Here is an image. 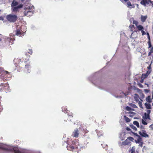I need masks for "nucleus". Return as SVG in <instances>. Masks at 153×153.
I'll use <instances>...</instances> for the list:
<instances>
[{
  "label": "nucleus",
  "instance_id": "f257e3e1",
  "mask_svg": "<svg viewBox=\"0 0 153 153\" xmlns=\"http://www.w3.org/2000/svg\"><path fill=\"white\" fill-rule=\"evenodd\" d=\"M79 143L77 140H74L72 141L67 146V148L68 150L72 152H76L78 149Z\"/></svg>",
  "mask_w": 153,
  "mask_h": 153
},
{
  "label": "nucleus",
  "instance_id": "f03ea898",
  "mask_svg": "<svg viewBox=\"0 0 153 153\" xmlns=\"http://www.w3.org/2000/svg\"><path fill=\"white\" fill-rule=\"evenodd\" d=\"M2 81H4V79L1 78H0V82H1L0 85V92H6L7 93L10 91V90L8 83L7 82L2 83Z\"/></svg>",
  "mask_w": 153,
  "mask_h": 153
},
{
  "label": "nucleus",
  "instance_id": "7ed1b4c3",
  "mask_svg": "<svg viewBox=\"0 0 153 153\" xmlns=\"http://www.w3.org/2000/svg\"><path fill=\"white\" fill-rule=\"evenodd\" d=\"M6 19L9 22L14 23L17 21L18 17L16 14H10L6 16Z\"/></svg>",
  "mask_w": 153,
  "mask_h": 153
},
{
  "label": "nucleus",
  "instance_id": "20e7f679",
  "mask_svg": "<svg viewBox=\"0 0 153 153\" xmlns=\"http://www.w3.org/2000/svg\"><path fill=\"white\" fill-rule=\"evenodd\" d=\"M134 138L131 137H128L123 142L122 144L124 146L128 145L131 143V142H133Z\"/></svg>",
  "mask_w": 153,
  "mask_h": 153
},
{
  "label": "nucleus",
  "instance_id": "39448f33",
  "mask_svg": "<svg viewBox=\"0 0 153 153\" xmlns=\"http://www.w3.org/2000/svg\"><path fill=\"white\" fill-rule=\"evenodd\" d=\"M23 7V5L21 4L17 6L12 7L11 10L13 12L16 13L17 12H19V9L22 8Z\"/></svg>",
  "mask_w": 153,
  "mask_h": 153
},
{
  "label": "nucleus",
  "instance_id": "423d86ee",
  "mask_svg": "<svg viewBox=\"0 0 153 153\" xmlns=\"http://www.w3.org/2000/svg\"><path fill=\"white\" fill-rule=\"evenodd\" d=\"M151 111L150 110H147L146 111L147 113H144V118L146 119L150 120L149 114L151 113Z\"/></svg>",
  "mask_w": 153,
  "mask_h": 153
},
{
  "label": "nucleus",
  "instance_id": "0eeeda50",
  "mask_svg": "<svg viewBox=\"0 0 153 153\" xmlns=\"http://www.w3.org/2000/svg\"><path fill=\"white\" fill-rule=\"evenodd\" d=\"M139 134L142 137H149V135L146 133V131L145 130H142V131H139Z\"/></svg>",
  "mask_w": 153,
  "mask_h": 153
},
{
  "label": "nucleus",
  "instance_id": "6e6552de",
  "mask_svg": "<svg viewBox=\"0 0 153 153\" xmlns=\"http://www.w3.org/2000/svg\"><path fill=\"white\" fill-rule=\"evenodd\" d=\"M34 7L33 6H28L27 7H25L24 8L25 11H34Z\"/></svg>",
  "mask_w": 153,
  "mask_h": 153
},
{
  "label": "nucleus",
  "instance_id": "1a4fd4ad",
  "mask_svg": "<svg viewBox=\"0 0 153 153\" xmlns=\"http://www.w3.org/2000/svg\"><path fill=\"white\" fill-rule=\"evenodd\" d=\"M25 11L24 12V16H31L34 13V11Z\"/></svg>",
  "mask_w": 153,
  "mask_h": 153
},
{
  "label": "nucleus",
  "instance_id": "9d476101",
  "mask_svg": "<svg viewBox=\"0 0 153 153\" xmlns=\"http://www.w3.org/2000/svg\"><path fill=\"white\" fill-rule=\"evenodd\" d=\"M79 134V131L77 129L75 130L73 132L72 136L74 137H78Z\"/></svg>",
  "mask_w": 153,
  "mask_h": 153
},
{
  "label": "nucleus",
  "instance_id": "9b49d317",
  "mask_svg": "<svg viewBox=\"0 0 153 153\" xmlns=\"http://www.w3.org/2000/svg\"><path fill=\"white\" fill-rule=\"evenodd\" d=\"M29 51H28L27 53V52L25 55L26 56H27V58L26 59V61H25L26 62L27 61H28L29 60V58L30 56V55H28L27 54V53H28L30 55L32 54L33 53V51H32V50L31 49H29Z\"/></svg>",
  "mask_w": 153,
  "mask_h": 153
},
{
  "label": "nucleus",
  "instance_id": "f8f14e48",
  "mask_svg": "<svg viewBox=\"0 0 153 153\" xmlns=\"http://www.w3.org/2000/svg\"><path fill=\"white\" fill-rule=\"evenodd\" d=\"M127 7H129L130 8H135V6H134V4H132L131 2L129 1H128L127 2Z\"/></svg>",
  "mask_w": 153,
  "mask_h": 153
},
{
  "label": "nucleus",
  "instance_id": "ddd939ff",
  "mask_svg": "<svg viewBox=\"0 0 153 153\" xmlns=\"http://www.w3.org/2000/svg\"><path fill=\"white\" fill-rule=\"evenodd\" d=\"M18 4V2L16 1V0H13V2L11 4V6L12 7H14L17 6Z\"/></svg>",
  "mask_w": 153,
  "mask_h": 153
},
{
  "label": "nucleus",
  "instance_id": "4468645a",
  "mask_svg": "<svg viewBox=\"0 0 153 153\" xmlns=\"http://www.w3.org/2000/svg\"><path fill=\"white\" fill-rule=\"evenodd\" d=\"M135 142L136 143H138L143 142V141L142 140V138L140 136L138 137L137 140H135Z\"/></svg>",
  "mask_w": 153,
  "mask_h": 153
},
{
  "label": "nucleus",
  "instance_id": "2eb2a0df",
  "mask_svg": "<svg viewBox=\"0 0 153 153\" xmlns=\"http://www.w3.org/2000/svg\"><path fill=\"white\" fill-rule=\"evenodd\" d=\"M134 100H135L136 101V102H138V101H140L139 100V99H140V100L142 101L143 100L142 99H140L139 98V95L137 94H135V96L134 97Z\"/></svg>",
  "mask_w": 153,
  "mask_h": 153
},
{
  "label": "nucleus",
  "instance_id": "dca6fc26",
  "mask_svg": "<svg viewBox=\"0 0 153 153\" xmlns=\"http://www.w3.org/2000/svg\"><path fill=\"white\" fill-rule=\"evenodd\" d=\"M16 35L17 36L19 35H23L24 33L22 32V31L19 29H17L16 31Z\"/></svg>",
  "mask_w": 153,
  "mask_h": 153
},
{
  "label": "nucleus",
  "instance_id": "f3484780",
  "mask_svg": "<svg viewBox=\"0 0 153 153\" xmlns=\"http://www.w3.org/2000/svg\"><path fill=\"white\" fill-rule=\"evenodd\" d=\"M147 16H143V15H141V21L142 22H144L146 21V19H147Z\"/></svg>",
  "mask_w": 153,
  "mask_h": 153
},
{
  "label": "nucleus",
  "instance_id": "a211bd4d",
  "mask_svg": "<svg viewBox=\"0 0 153 153\" xmlns=\"http://www.w3.org/2000/svg\"><path fill=\"white\" fill-rule=\"evenodd\" d=\"M129 28L130 29L131 31L132 32V34L133 32H135V31H134V30L135 29V27L134 25H130L129 26Z\"/></svg>",
  "mask_w": 153,
  "mask_h": 153
},
{
  "label": "nucleus",
  "instance_id": "6ab92c4d",
  "mask_svg": "<svg viewBox=\"0 0 153 153\" xmlns=\"http://www.w3.org/2000/svg\"><path fill=\"white\" fill-rule=\"evenodd\" d=\"M144 105L147 109H149L152 108L151 105L149 103H145Z\"/></svg>",
  "mask_w": 153,
  "mask_h": 153
},
{
  "label": "nucleus",
  "instance_id": "aec40b11",
  "mask_svg": "<svg viewBox=\"0 0 153 153\" xmlns=\"http://www.w3.org/2000/svg\"><path fill=\"white\" fill-rule=\"evenodd\" d=\"M66 112L68 113V117H69V120L71 121V120L70 119L72 118L73 116V113L71 112H70L69 111V112H67V111H66Z\"/></svg>",
  "mask_w": 153,
  "mask_h": 153
},
{
  "label": "nucleus",
  "instance_id": "412c9836",
  "mask_svg": "<svg viewBox=\"0 0 153 153\" xmlns=\"http://www.w3.org/2000/svg\"><path fill=\"white\" fill-rule=\"evenodd\" d=\"M136 27L139 31H141L142 30H144V27L141 25H137Z\"/></svg>",
  "mask_w": 153,
  "mask_h": 153
},
{
  "label": "nucleus",
  "instance_id": "4be33fe9",
  "mask_svg": "<svg viewBox=\"0 0 153 153\" xmlns=\"http://www.w3.org/2000/svg\"><path fill=\"white\" fill-rule=\"evenodd\" d=\"M146 100L147 102L149 103H150L152 102V100L151 99V97L150 96H149L146 98Z\"/></svg>",
  "mask_w": 153,
  "mask_h": 153
},
{
  "label": "nucleus",
  "instance_id": "5701e85b",
  "mask_svg": "<svg viewBox=\"0 0 153 153\" xmlns=\"http://www.w3.org/2000/svg\"><path fill=\"white\" fill-rule=\"evenodd\" d=\"M13 150L15 153H22L17 148H14L13 149Z\"/></svg>",
  "mask_w": 153,
  "mask_h": 153
},
{
  "label": "nucleus",
  "instance_id": "b1692460",
  "mask_svg": "<svg viewBox=\"0 0 153 153\" xmlns=\"http://www.w3.org/2000/svg\"><path fill=\"white\" fill-rule=\"evenodd\" d=\"M145 1V3H146V4H149L150 3H151V4H152V5H153V1H152L151 0H146Z\"/></svg>",
  "mask_w": 153,
  "mask_h": 153
},
{
  "label": "nucleus",
  "instance_id": "393cba45",
  "mask_svg": "<svg viewBox=\"0 0 153 153\" xmlns=\"http://www.w3.org/2000/svg\"><path fill=\"white\" fill-rule=\"evenodd\" d=\"M149 51L148 53V56H150L151 55V54L153 53V47L152 48L149 49Z\"/></svg>",
  "mask_w": 153,
  "mask_h": 153
},
{
  "label": "nucleus",
  "instance_id": "a878e982",
  "mask_svg": "<svg viewBox=\"0 0 153 153\" xmlns=\"http://www.w3.org/2000/svg\"><path fill=\"white\" fill-rule=\"evenodd\" d=\"M0 149H1L5 150H9V149L8 148L4 147L1 144H0Z\"/></svg>",
  "mask_w": 153,
  "mask_h": 153
},
{
  "label": "nucleus",
  "instance_id": "bb28decb",
  "mask_svg": "<svg viewBox=\"0 0 153 153\" xmlns=\"http://www.w3.org/2000/svg\"><path fill=\"white\" fill-rule=\"evenodd\" d=\"M130 153H134L135 152V147L133 146L132 147L131 149L129 151Z\"/></svg>",
  "mask_w": 153,
  "mask_h": 153
},
{
  "label": "nucleus",
  "instance_id": "cd10ccee",
  "mask_svg": "<svg viewBox=\"0 0 153 153\" xmlns=\"http://www.w3.org/2000/svg\"><path fill=\"white\" fill-rule=\"evenodd\" d=\"M134 125H135L138 128H139L140 127L139 123L136 121H135L133 122V123Z\"/></svg>",
  "mask_w": 153,
  "mask_h": 153
},
{
  "label": "nucleus",
  "instance_id": "c85d7f7f",
  "mask_svg": "<svg viewBox=\"0 0 153 153\" xmlns=\"http://www.w3.org/2000/svg\"><path fill=\"white\" fill-rule=\"evenodd\" d=\"M124 118L126 122H129L130 121V120L126 116H124Z\"/></svg>",
  "mask_w": 153,
  "mask_h": 153
},
{
  "label": "nucleus",
  "instance_id": "c756f323",
  "mask_svg": "<svg viewBox=\"0 0 153 153\" xmlns=\"http://www.w3.org/2000/svg\"><path fill=\"white\" fill-rule=\"evenodd\" d=\"M30 67V65L29 64H27V65H25V68L26 69H27V71L28 72H30V70L28 68H29Z\"/></svg>",
  "mask_w": 153,
  "mask_h": 153
},
{
  "label": "nucleus",
  "instance_id": "7c9ffc66",
  "mask_svg": "<svg viewBox=\"0 0 153 153\" xmlns=\"http://www.w3.org/2000/svg\"><path fill=\"white\" fill-rule=\"evenodd\" d=\"M3 38V36L1 34H0V46L2 44V39Z\"/></svg>",
  "mask_w": 153,
  "mask_h": 153
},
{
  "label": "nucleus",
  "instance_id": "2f4dec72",
  "mask_svg": "<svg viewBox=\"0 0 153 153\" xmlns=\"http://www.w3.org/2000/svg\"><path fill=\"white\" fill-rule=\"evenodd\" d=\"M131 128L135 131H137V128L133 125H131L130 126Z\"/></svg>",
  "mask_w": 153,
  "mask_h": 153
},
{
  "label": "nucleus",
  "instance_id": "473e14b6",
  "mask_svg": "<svg viewBox=\"0 0 153 153\" xmlns=\"http://www.w3.org/2000/svg\"><path fill=\"white\" fill-rule=\"evenodd\" d=\"M146 0H142V1L140 2V4L143 5L144 6H146V3L145 1Z\"/></svg>",
  "mask_w": 153,
  "mask_h": 153
},
{
  "label": "nucleus",
  "instance_id": "72a5a7b5",
  "mask_svg": "<svg viewBox=\"0 0 153 153\" xmlns=\"http://www.w3.org/2000/svg\"><path fill=\"white\" fill-rule=\"evenodd\" d=\"M126 109L127 111H130L133 110L129 106H127L126 107Z\"/></svg>",
  "mask_w": 153,
  "mask_h": 153
},
{
  "label": "nucleus",
  "instance_id": "f704fd0d",
  "mask_svg": "<svg viewBox=\"0 0 153 153\" xmlns=\"http://www.w3.org/2000/svg\"><path fill=\"white\" fill-rule=\"evenodd\" d=\"M138 103V104L139 105V106L141 108H143V106L142 105V103L140 101H139L138 102H137Z\"/></svg>",
  "mask_w": 153,
  "mask_h": 153
},
{
  "label": "nucleus",
  "instance_id": "c9c22d12",
  "mask_svg": "<svg viewBox=\"0 0 153 153\" xmlns=\"http://www.w3.org/2000/svg\"><path fill=\"white\" fill-rule=\"evenodd\" d=\"M148 44L149 45V48H151L152 47V45L151 44V40H149L148 41Z\"/></svg>",
  "mask_w": 153,
  "mask_h": 153
},
{
  "label": "nucleus",
  "instance_id": "e433bc0d",
  "mask_svg": "<svg viewBox=\"0 0 153 153\" xmlns=\"http://www.w3.org/2000/svg\"><path fill=\"white\" fill-rule=\"evenodd\" d=\"M133 24H135L136 26L137 27V26L138 22L136 20H134L133 21Z\"/></svg>",
  "mask_w": 153,
  "mask_h": 153
},
{
  "label": "nucleus",
  "instance_id": "4c0bfd02",
  "mask_svg": "<svg viewBox=\"0 0 153 153\" xmlns=\"http://www.w3.org/2000/svg\"><path fill=\"white\" fill-rule=\"evenodd\" d=\"M142 123L144 125H147V123H146V121H145L143 119H142Z\"/></svg>",
  "mask_w": 153,
  "mask_h": 153
},
{
  "label": "nucleus",
  "instance_id": "58836bf2",
  "mask_svg": "<svg viewBox=\"0 0 153 153\" xmlns=\"http://www.w3.org/2000/svg\"><path fill=\"white\" fill-rule=\"evenodd\" d=\"M153 62V60L151 61L150 64L147 67L148 69L149 70L151 69V65L152 63Z\"/></svg>",
  "mask_w": 153,
  "mask_h": 153
},
{
  "label": "nucleus",
  "instance_id": "ea45409f",
  "mask_svg": "<svg viewBox=\"0 0 153 153\" xmlns=\"http://www.w3.org/2000/svg\"><path fill=\"white\" fill-rule=\"evenodd\" d=\"M128 92H127V93L126 92V94L127 95H128L129 93L131 92V90H130V88H128Z\"/></svg>",
  "mask_w": 153,
  "mask_h": 153
},
{
  "label": "nucleus",
  "instance_id": "a19ab883",
  "mask_svg": "<svg viewBox=\"0 0 153 153\" xmlns=\"http://www.w3.org/2000/svg\"><path fill=\"white\" fill-rule=\"evenodd\" d=\"M67 108L66 107H62V111L63 112H65L67 111Z\"/></svg>",
  "mask_w": 153,
  "mask_h": 153
},
{
  "label": "nucleus",
  "instance_id": "79ce46f5",
  "mask_svg": "<svg viewBox=\"0 0 153 153\" xmlns=\"http://www.w3.org/2000/svg\"><path fill=\"white\" fill-rule=\"evenodd\" d=\"M141 31V32L142 33V35L143 36L144 35H145L146 34V33L143 30H141V31Z\"/></svg>",
  "mask_w": 153,
  "mask_h": 153
},
{
  "label": "nucleus",
  "instance_id": "37998d69",
  "mask_svg": "<svg viewBox=\"0 0 153 153\" xmlns=\"http://www.w3.org/2000/svg\"><path fill=\"white\" fill-rule=\"evenodd\" d=\"M143 78H147L148 77V75L147 74H143Z\"/></svg>",
  "mask_w": 153,
  "mask_h": 153
},
{
  "label": "nucleus",
  "instance_id": "c03bdc74",
  "mask_svg": "<svg viewBox=\"0 0 153 153\" xmlns=\"http://www.w3.org/2000/svg\"><path fill=\"white\" fill-rule=\"evenodd\" d=\"M3 73L4 74H9V73L7 71H3Z\"/></svg>",
  "mask_w": 153,
  "mask_h": 153
},
{
  "label": "nucleus",
  "instance_id": "a18cd8bd",
  "mask_svg": "<svg viewBox=\"0 0 153 153\" xmlns=\"http://www.w3.org/2000/svg\"><path fill=\"white\" fill-rule=\"evenodd\" d=\"M151 71V70H148L147 71L146 74H147L148 75L150 73Z\"/></svg>",
  "mask_w": 153,
  "mask_h": 153
},
{
  "label": "nucleus",
  "instance_id": "49530a36",
  "mask_svg": "<svg viewBox=\"0 0 153 153\" xmlns=\"http://www.w3.org/2000/svg\"><path fill=\"white\" fill-rule=\"evenodd\" d=\"M147 38L149 39V40H150V37L149 33H147Z\"/></svg>",
  "mask_w": 153,
  "mask_h": 153
},
{
  "label": "nucleus",
  "instance_id": "de8ad7c7",
  "mask_svg": "<svg viewBox=\"0 0 153 153\" xmlns=\"http://www.w3.org/2000/svg\"><path fill=\"white\" fill-rule=\"evenodd\" d=\"M132 132L133 133V134H134V135L137 137H138L140 136L137 133H134V132Z\"/></svg>",
  "mask_w": 153,
  "mask_h": 153
},
{
  "label": "nucleus",
  "instance_id": "09e8293b",
  "mask_svg": "<svg viewBox=\"0 0 153 153\" xmlns=\"http://www.w3.org/2000/svg\"><path fill=\"white\" fill-rule=\"evenodd\" d=\"M3 109L2 106L1 105V102H0V112H1Z\"/></svg>",
  "mask_w": 153,
  "mask_h": 153
},
{
  "label": "nucleus",
  "instance_id": "8fccbe9b",
  "mask_svg": "<svg viewBox=\"0 0 153 153\" xmlns=\"http://www.w3.org/2000/svg\"><path fill=\"white\" fill-rule=\"evenodd\" d=\"M140 144H139V146H140L141 147H142L143 146V142H141L140 143Z\"/></svg>",
  "mask_w": 153,
  "mask_h": 153
},
{
  "label": "nucleus",
  "instance_id": "3c124183",
  "mask_svg": "<svg viewBox=\"0 0 153 153\" xmlns=\"http://www.w3.org/2000/svg\"><path fill=\"white\" fill-rule=\"evenodd\" d=\"M128 114H135V113L132 111H129L128 112Z\"/></svg>",
  "mask_w": 153,
  "mask_h": 153
},
{
  "label": "nucleus",
  "instance_id": "603ef678",
  "mask_svg": "<svg viewBox=\"0 0 153 153\" xmlns=\"http://www.w3.org/2000/svg\"><path fill=\"white\" fill-rule=\"evenodd\" d=\"M149 127L151 128L152 130H153V124L150 125L149 126Z\"/></svg>",
  "mask_w": 153,
  "mask_h": 153
},
{
  "label": "nucleus",
  "instance_id": "864d4df0",
  "mask_svg": "<svg viewBox=\"0 0 153 153\" xmlns=\"http://www.w3.org/2000/svg\"><path fill=\"white\" fill-rule=\"evenodd\" d=\"M126 129L128 131H129L131 130L128 127L126 128Z\"/></svg>",
  "mask_w": 153,
  "mask_h": 153
},
{
  "label": "nucleus",
  "instance_id": "5fc2aeb1",
  "mask_svg": "<svg viewBox=\"0 0 153 153\" xmlns=\"http://www.w3.org/2000/svg\"><path fill=\"white\" fill-rule=\"evenodd\" d=\"M139 86L140 87H141V88H142L143 87V85L140 84Z\"/></svg>",
  "mask_w": 153,
  "mask_h": 153
},
{
  "label": "nucleus",
  "instance_id": "6e6d98bb",
  "mask_svg": "<svg viewBox=\"0 0 153 153\" xmlns=\"http://www.w3.org/2000/svg\"><path fill=\"white\" fill-rule=\"evenodd\" d=\"M131 104L132 105V106L134 108L135 107V106H136V105L134 104Z\"/></svg>",
  "mask_w": 153,
  "mask_h": 153
},
{
  "label": "nucleus",
  "instance_id": "4d7b16f0",
  "mask_svg": "<svg viewBox=\"0 0 153 153\" xmlns=\"http://www.w3.org/2000/svg\"><path fill=\"white\" fill-rule=\"evenodd\" d=\"M133 115H131V114H130V115H129V117H133Z\"/></svg>",
  "mask_w": 153,
  "mask_h": 153
},
{
  "label": "nucleus",
  "instance_id": "13d9d810",
  "mask_svg": "<svg viewBox=\"0 0 153 153\" xmlns=\"http://www.w3.org/2000/svg\"><path fill=\"white\" fill-rule=\"evenodd\" d=\"M124 0V1H125L126 2L128 1V0Z\"/></svg>",
  "mask_w": 153,
  "mask_h": 153
},
{
  "label": "nucleus",
  "instance_id": "bf43d9fd",
  "mask_svg": "<svg viewBox=\"0 0 153 153\" xmlns=\"http://www.w3.org/2000/svg\"><path fill=\"white\" fill-rule=\"evenodd\" d=\"M152 106H153V103H152Z\"/></svg>",
  "mask_w": 153,
  "mask_h": 153
},
{
  "label": "nucleus",
  "instance_id": "052dcab7",
  "mask_svg": "<svg viewBox=\"0 0 153 153\" xmlns=\"http://www.w3.org/2000/svg\"><path fill=\"white\" fill-rule=\"evenodd\" d=\"M137 6H138V4H137Z\"/></svg>",
  "mask_w": 153,
  "mask_h": 153
}]
</instances>
